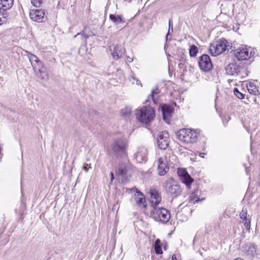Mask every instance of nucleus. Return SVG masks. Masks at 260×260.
<instances>
[{
    "label": "nucleus",
    "mask_w": 260,
    "mask_h": 260,
    "mask_svg": "<svg viewBox=\"0 0 260 260\" xmlns=\"http://www.w3.org/2000/svg\"><path fill=\"white\" fill-rule=\"evenodd\" d=\"M132 191H136L135 200L136 204L141 207L145 208L147 206L145 203V199L144 196L139 191L137 188H133Z\"/></svg>",
    "instance_id": "nucleus-17"
},
{
    "label": "nucleus",
    "mask_w": 260,
    "mask_h": 260,
    "mask_svg": "<svg viewBox=\"0 0 260 260\" xmlns=\"http://www.w3.org/2000/svg\"><path fill=\"white\" fill-rule=\"evenodd\" d=\"M136 158L138 161H145L147 160V150L145 148H140L136 154Z\"/></svg>",
    "instance_id": "nucleus-19"
},
{
    "label": "nucleus",
    "mask_w": 260,
    "mask_h": 260,
    "mask_svg": "<svg viewBox=\"0 0 260 260\" xmlns=\"http://www.w3.org/2000/svg\"><path fill=\"white\" fill-rule=\"evenodd\" d=\"M80 34V33L79 32V33L77 34V35H79Z\"/></svg>",
    "instance_id": "nucleus-41"
},
{
    "label": "nucleus",
    "mask_w": 260,
    "mask_h": 260,
    "mask_svg": "<svg viewBox=\"0 0 260 260\" xmlns=\"http://www.w3.org/2000/svg\"><path fill=\"white\" fill-rule=\"evenodd\" d=\"M176 156L171 151L167 152L163 157L158 160V174L160 176L165 175L169 171L168 165L173 164L175 161Z\"/></svg>",
    "instance_id": "nucleus-1"
},
{
    "label": "nucleus",
    "mask_w": 260,
    "mask_h": 260,
    "mask_svg": "<svg viewBox=\"0 0 260 260\" xmlns=\"http://www.w3.org/2000/svg\"><path fill=\"white\" fill-rule=\"evenodd\" d=\"M126 60L128 62H132L133 60V58L129 56H126Z\"/></svg>",
    "instance_id": "nucleus-36"
},
{
    "label": "nucleus",
    "mask_w": 260,
    "mask_h": 260,
    "mask_svg": "<svg viewBox=\"0 0 260 260\" xmlns=\"http://www.w3.org/2000/svg\"><path fill=\"white\" fill-rule=\"evenodd\" d=\"M189 51L190 57H194L197 56L198 52V48L194 45H192L190 46Z\"/></svg>",
    "instance_id": "nucleus-27"
},
{
    "label": "nucleus",
    "mask_w": 260,
    "mask_h": 260,
    "mask_svg": "<svg viewBox=\"0 0 260 260\" xmlns=\"http://www.w3.org/2000/svg\"><path fill=\"white\" fill-rule=\"evenodd\" d=\"M136 116L139 121L147 124L154 119L155 116V111L150 106H144L136 110Z\"/></svg>",
    "instance_id": "nucleus-3"
},
{
    "label": "nucleus",
    "mask_w": 260,
    "mask_h": 260,
    "mask_svg": "<svg viewBox=\"0 0 260 260\" xmlns=\"http://www.w3.org/2000/svg\"><path fill=\"white\" fill-rule=\"evenodd\" d=\"M233 81V80H228V82L229 83H231V82H232Z\"/></svg>",
    "instance_id": "nucleus-39"
},
{
    "label": "nucleus",
    "mask_w": 260,
    "mask_h": 260,
    "mask_svg": "<svg viewBox=\"0 0 260 260\" xmlns=\"http://www.w3.org/2000/svg\"><path fill=\"white\" fill-rule=\"evenodd\" d=\"M110 50L111 51H112V49H111V47L110 48Z\"/></svg>",
    "instance_id": "nucleus-42"
},
{
    "label": "nucleus",
    "mask_w": 260,
    "mask_h": 260,
    "mask_svg": "<svg viewBox=\"0 0 260 260\" xmlns=\"http://www.w3.org/2000/svg\"><path fill=\"white\" fill-rule=\"evenodd\" d=\"M131 165L126 159H124L123 161H122L119 164L118 169L116 171V174L117 175L127 178L128 176H131Z\"/></svg>",
    "instance_id": "nucleus-9"
},
{
    "label": "nucleus",
    "mask_w": 260,
    "mask_h": 260,
    "mask_svg": "<svg viewBox=\"0 0 260 260\" xmlns=\"http://www.w3.org/2000/svg\"><path fill=\"white\" fill-rule=\"evenodd\" d=\"M46 11L43 9H31L29 11V17L34 21L44 22L47 20Z\"/></svg>",
    "instance_id": "nucleus-10"
},
{
    "label": "nucleus",
    "mask_w": 260,
    "mask_h": 260,
    "mask_svg": "<svg viewBox=\"0 0 260 260\" xmlns=\"http://www.w3.org/2000/svg\"><path fill=\"white\" fill-rule=\"evenodd\" d=\"M200 193V191L198 190H194L189 197L190 201L193 202L194 203H197L200 201L199 198V194Z\"/></svg>",
    "instance_id": "nucleus-25"
},
{
    "label": "nucleus",
    "mask_w": 260,
    "mask_h": 260,
    "mask_svg": "<svg viewBox=\"0 0 260 260\" xmlns=\"http://www.w3.org/2000/svg\"><path fill=\"white\" fill-rule=\"evenodd\" d=\"M123 48L120 45H115L114 47L112 55L115 59H118L122 56Z\"/></svg>",
    "instance_id": "nucleus-20"
},
{
    "label": "nucleus",
    "mask_w": 260,
    "mask_h": 260,
    "mask_svg": "<svg viewBox=\"0 0 260 260\" xmlns=\"http://www.w3.org/2000/svg\"><path fill=\"white\" fill-rule=\"evenodd\" d=\"M240 70L242 71V74H239L238 76H240V79H243L245 77L248 75V72L246 69L240 67Z\"/></svg>",
    "instance_id": "nucleus-30"
},
{
    "label": "nucleus",
    "mask_w": 260,
    "mask_h": 260,
    "mask_svg": "<svg viewBox=\"0 0 260 260\" xmlns=\"http://www.w3.org/2000/svg\"><path fill=\"white\" fill-rule=\"evenodd\" d=\"M234 94L240 99H243L244 98V95L241 93L239 90L235 88L234 90Z\"/></svg>",
    "instance_id": "nucleus-32"
},
{
    "label": "nucleus",
    "mask_w": 260,
    "mask_h": 260,
    "mask_svg": "<svg viewBox=\"0 0 260 260\" xmlns=\"http://www.w3.org/2000/svg\"><path fill=\"white\" fill-rule=\"evenodd\" d=\"M109 18L111 20L116 24H118L124 22V21L123 20L121 16L110 14Z\"/></svg>",
    "instance_id": "nucleus-23"
},
{
    "label": "nucleus",
    "mask_w": 260,
    "mask_h": 260,
    "mask_svg": "<svg viewBox=\"0 0 260 260\" xmlns=\"http://www.w3.org/2000/svg\"><path fill=\"white\" fill-rule=\"evenodd\" d=\"M127 142L125 140L117 139L112 144V148L117 156L124 157L126 156Z\"/></svg>",
    "instance_id": "nucleus-7"
},
{
    "label": "nucleus",
    "mask_w": 260,
    "mask_h": 260,
    "mask_svg": "<svg viewBox=\"0 0 260 260\" xmlns=\"http://www.w3.org/2000/svg\"><path fill=\"white\" fill-rule=\"evenodd\" d=\"M132 109L129 107H125L121 110V114L124 116H127L131 114Z\"/></svg>",
    "instance_id": "nucleus-29"
},
{
    "label": "nucleus",
    "mask_w": 260,
    "mask_h": 260,
    "mask_svg": "<svg viewBox=\"0 0 260 260\" xmlns=\"http://www.w3.org/2000/svg\"><path fill=\"white\" fill-rule=\"evenodd\" d=\"M225 72L228 75L235 76H238L239 74L242 73L240 67L234 63H229L225 67Z\"/></svg>",
    "instance_id": "nucleus-15"
},
{
    "label": "nucleus",
    "mask_w": 260,
    "mask_h": 260,
    "mask_svg": "<svg viewBox=\"0 0 260 260\" xmlns=\"http://www.w3.org/2000/svg\"><path fill=\"white\" fill-rule=\"evenodd\" d=\"M151 215L155 220L163 223H167L170 218V212L164 208L153 207Z\"/></svg>",
    "instance_id": "nucleus-6"
},
{
    "label": "nucleus",
    "mask_w": 260,
    "mask_h": 260,
    "mask_svg": "<svg viewBox=\"0 0 260 260\" xmlns=\"http://www.w3.org/2000/svg\"><path fill=\"white\" fill-rule=\"evenodd\" d=\"M159 92V90L157 87H156L155 89H152L151 90V94L148 96V99L147 100V102H150L151 100L153 101L154 103H155V101L154 98V95L155 94H158Z\"/></svg>",
    "instance_id": "nucleus-28"
},
{
    "label": "nucleus",
    "mask_w": 260,
    "mask_h": 260,
    "mask_svg": "<svg viewBox=\"0 0 260 260\" xmlns=\"http://www.w3.org/2000/svg\"><path fill=\"white\" fill-rule=\"evenodd\" d=\"M90 168H91L90 165L88 164H86L83 167H82V169H83L86 172L88 171Z\"/></svg>",
    "instance_id": "nucleus-34"
},
{
    "label": "nucleus",
    "mask_w": 260,
    "mask_h": 260,
    "mask_svg": "<svg viewBox=\"0 0 260 260\" xmlns=\"http://www.w3.org/2000/svg\"><path fill=\"white\" fill-rule=\"evenodd\" d=\"M172 260H178L175 254H173L172 257Z\"/></svg>",
    "instance_id": "nucleus-38"
},
{
    "label": "nucleus",
    "mask_w": 260,
    "mask_h": 260,
    "mask_svg": "<svg viewBox=\"0 0 260 260\" xmlns=\"http://www.w3.org/2000/svg\"><path fill=\"white\" fill-rule=\"evenodd\" d=\"M170 29H172L173 30V24H172V22L171 20H170L169 22V30H168V34H167V35L166 36L167 41L168 40V37L170 33Z\"/></svg>",
    "instance_id": "nucleus-33"
},
{
    "label": "nucleus",
    "mask_w": 260,
    "mask_h": 260,
    "mask_svg": "<svg viewBox=\"0 0 260 260\" xmlns=\"http://www.w3.org/2000/svg\"><path fill=\"white\" fill-rule=\"evenodd\" d=\"M149 193L151 196L152 204L155 206L157 205L161 200L160 193L156 189L152 188L150 190Z\"/></svg>",
    "instance_id": "nucleus-18"
},
{
    "label": "nucleus",
    "mask_w": 260,
    "mask_h": 260,
    "mask_svg": "<svg viewBox=\"0 0 260 260\" xmlns=\"http://www.w3.org/2000/svg\"><path fill=\"white\" fill-rule=\"evenodd\" d=\"M240 217L242 219V223H244L247 230L250 229L251 217L247 214V209L246 208H243V209L240 213Z\"/></svg>",
    "instance_id": "nucleus-16"
},
{
    "label": "nucleus",
    "mask_w": 260,
    "mask_h": 260,
    "mask_svg": "<svg viewBox=\"0 0 260 260\" xmlns=\"http://www.w3.org/2000/svg\"><path fill=\"white\" fill-rule=\"evenodd\" d=\"M177 173L180 180L187 187H188L193 182V179L188 174L186 170L184 169H178Z\"/></svg>",
    "instance_id": "nucleus-14"
},
{
    "label": "nucleus",
    "mask_w": 260,
    "mask_h": 260,
    "mask_svg": "<svg viewBox=\"0 0 260 260\" xmlns=\"http://www.w3.org/2000/svg\"><path fill=\"white\" fill-rule=\"evenodd\" d=\"M110 176H111V183L113 181V180L114 179V174H113V173L112 172H111L110 173Z\"/></svg>",
    "instance_id": "nucleus-37"
},
{
    "label": "nucleus",
    "mask_w": 260,
    "mask_h": 260,
    "mask_svg": "<svg viewBox=\"0 0 260 260\" xmlns=\"http://www.w3.org/2000/svg\"><path fill=\"white\" fill-rule=\"evenodd\" d=\"M251 53H249L246 48H239L234 51V57L239 61L247 60L250 58Z\"/></svg>",
    "instance_id": "nucleus-13"
},
{
    "label": "nucleus",
    "mask_w": 260,
    "mask_h": 260,
    "mask_svg": "<svg viewBox=\"0 0 260 260\" xmlns=\"http://www.w3.org/2000/svg\"><path fill=\"white\" fill-rule=\"evenodd\" d=\"M13 0H0V8L3 11L10 9L13 5Z\"/></svg>",
    "instance_id": "nucleus-22"
},
{
    "label": "nucleus",
    "mask_w": 260,
    "mask_h": 260,
    "mask_svg": "<svg viewBox=\"0 0 260 260\" xmlns=\"http://www.w3.org/2000/svg\"><path fill=\"white\" fill-rule=\"evenodd\" d=\"M178 139L181 142L187 144H193L197 141L199 133L197 131L188 128L179 130L177 133Z\"/></svg>",
    "instance_id": "nucleus-4"
},
{
    "label": "nucleus",
    "mask_w": 260,
    "mask_h": 260,
    "mask_svg": "<svg viewBox=\"0 0 260 260\" xmlns=\"http://www.w3.org/2000/svg\"><path fill=\"white\" fill-rule=\"evenodd\" d=\"M28 58L38 77L42 80L46 79L48 76L46 67L44 66L36 55L28 53Z\"/></svg>",
    "instance_id": "nucleus-2"
},
{
    "label": "nucleus",
    "mask_w": 260,
    "mask_h": 260,
    "mask_svg": "<svg viewBox=\"0 0 260 260\" xmlns=\"http://www.w3.org/2000/svg\"><path fill=\"white\" fill-rule=\"evenodd\" d=\"M199 65L200 69L204 72H208L212 68V63L209 56L203 54L199 58Z\"/></svg>",
    "instance_id": "nucleus-11"
},
{
    "label": "nucleus",
    "mask_w": 260,
    "mask_h": 260,
    "mask_svg": "<svg viewBox=\"0 0 260 260\" xmlns=\"http://www.w3.org/2000/svg\"><path fill=\"white\" fill-rule=\"evenodd\" d=\"M43 2V0H31V3L34 6L36 7H39L41 6V5L42 4Z\"/></svg>",
    "instance_id": "nucleus-31"
},
{
    "label": "nucleus",
    "mask_w": 260,
    "mask_h": 260,
    "mask_svg": "<svg viewBox=\"0 0 260 260\" xmlns=\"http://www.w3.org/2000/svg\"><path fill=\"white\" fill-rule=\"evenodd\" d=\"M124 1H128V2H131L132 0H123Z\"/></svg>",
    "instance_id": "nucleus-40"
},
{
    "label": "nucleus",
    "mask_w": 260,
    "mask_h": 260,
    "mask_svg": "<svg viewBox=\"0 0 260 260\" xmlns=\"http://www.w3.org/2000/svg\"><path fill=\"white\" fill-rule=\"evenodd\" d=\"M132 79H133V80L134 81H136V84H137V85H141L140 81L137 78H136V77H135L134 76H132Z\"/></svg>",
    "instance_id": "nucleus-35"
},
{
    "label": "nucleus",
    "mask_w": 260,
    "mask_h": 260,
    "mask_svg": "<svg viewBox=\"0 0 260 260\" xmlns=\"http://www.w3.org/2000/svg\"><path fill=\"white\" fill-rule=\"evenodd\" d=\"M228 42L225 39H221L215 44H212L209 48L210 52L212 56H216L226 50Z\"/></svg>",
    "instance_id": "nucleus-8"
},
{
    "label": "nucleus",
    "mask_w": 260,
    "mask_h": 260,
    "mask_svg": "<svg viewBox=\"0 0 260 260\" xmlns=\"http://www.w3.org/2000/svg\"><path fill=\"white\" fill-rule=\"evenodd\" d=\"M161 111L163 116V119L166 120L169 117L171 116V113L173 112L172 108L170 106L164 105L161 107Z\"/></svg>",
    "instance_id": "nucleus-21"
},
{
    "label": "nucleus",
    "mask_w": 260,
    "mask_h": 260,
    "mask_svg": "<svg viewBox=\"0 0 260 260\" xmlns=\"http://www.w3.org/2000/svg\"><path fill=\"white\" fill-rule=\"evenodd\" d=\"M164 187L168 194L174 197L180 196L182 192L180 185L172 178L165 181Z\"/></svg>",
    "instance_id": "nucleus-5"
},
{
    "label": "nucleus",
    "mask_w": 260,
    "mask_h": 260,
    "mask_svg": "<svg viewBox=\"0 0 260 260\" xmlns=\"http://www.w3.org/2000/svg\"><path fill=\"white\" fill-rule=\"evenodd\" d=\"M169 134L166 131L159 133L157 137V143L161 149H165L169 144Z\"/></svg>",
    "instance_id": "nucleus-12"
},
{
    "label": "nucleus",
    "mask_w": 260,
    "mask_h": 260,
    "mask_svg": "<svg viewBox=\"0 0 260 260\" xmlns=\"http://www.w3.org/2000/svg\"><path fill=\"white\" fill-rule=\"evenodd\" d=\"M249 92L254 95H256L258 92V89L255 85L253 83H249V85L247 86Z\"/></svg>",
    "instance_id": "nucleus-24"
},
{
    "label": "nucleus",
    "mask_w": 260,
    "mask_h": 260,
    "mask_svg": "<svg viewBox=\"0 0 260 260\" xmlns=\"http://www.w3.org/2000/svg\"><path fill=\"white\" fill-rule=\"evenodd\" d=\"M160 241L159 239H157L155 241L154 243V249L156 254H161L162 251L160 246Z\"/></svg>",
    "instance_id": "nucleus-26"
}]
</instances>
